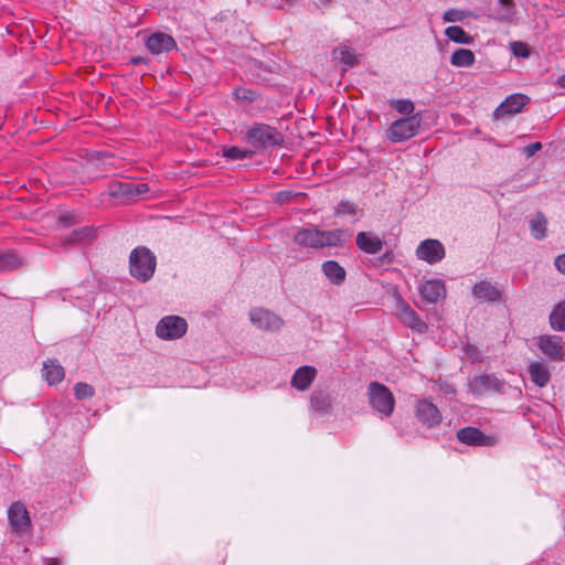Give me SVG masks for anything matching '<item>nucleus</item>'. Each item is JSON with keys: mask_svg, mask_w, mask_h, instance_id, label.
<instances>
[{"mask_svg": "<svg viewBox=\"0 0 565 565\" xmlns=\"http://www.w3.org/2000/svg\"><path fill=\"white\" fill-rule=\"evenodd\" d=\"M243 140L258 152L267 148L281 147L284 136L277 128L263 122H254L245 130Z\"/></svg>", "mask_w": 565, "mask_h": 565, "instance_id": "obj_1", "label": "nucleus"}, {"mask_svg": "<svg viewBox=\"0 0 565 565\" xmlns=\"http://www.w3.org/2000/svg\"><path fill=\"white\" fill-rule=\"evenodd\" d=\"M157 258L154 254L145 246L134 248L129 256L130 275L138 281L150 280L156 271Z\"/></svg>", "mask_w": 565, "mask_h": 565, "instance_id": "obj_2", "label": "nucleus"}, {"mask_svg": "<svg viewBox=\"0 0 565 565\" xmlns=\"http://www.w3.org/2000/svg\"><path fill=\"white\" fill-rule=\"evenodd\" d=\"M369 403L382 417H390L395 407V398L388 387L379 382H371L367 387Z\"/></svg>", "mask_w": 565, "mask_h": 565, "instance_id": "obj_3", "label": "nucleus"}, {"mask_svg": "<svg viewBox=\"0 0 565 565\" xmlns=\"http://www.w3.org/2000/svg\"><path fill=\"white\" fill-rule=\"evenodd\" d=\"M420 120L419 114H416L393 121L386 132L387 139L394 143L411 139L417 135Z\"/></svg>", "mask_w": 565, "mask_h": 565, "instance_id": "obj_4", "label": "nucleus"}, {"mask_svg": "<svg viewBox=\"0 0 565 565\" xmlns=\"http://www.w3.org/2000/svg\"><path fill=\"white\" fill-rule=\"evenodd\" d=\"M188 331V322L179 316L163 317L156 326V334L162 340H177Z\"/></svg>", "mask_w": 565, "mask_h": 565, "instance_id": "obj_5", "label": "nucleus"}, {"mask_svg": "<svg viewBox=\"0 0 565 565\" xmlns=\"http://www.w3.org/2000/svg\"><path fill=\"white\" fill-rule=\"evenodd\" d=\"M249 320L255 328L266 332H277L284 326L281 317L262 307L250 309Z\"/></svg>", "mask_w": 565, "mask_h": 565, "instance_id": "obj_6", "label": "nucleus"}, {"mask_svg": "<svg viewBox=\"0 0 565 565\" xmlns=\"http://www.w3.org/2000/svg\"><path fill=\"white\" fill-rule=\"evenodd\" d=\"M415 255L417 259L429 265H435L445 258L446 249L439 239L427 238L419 243L415 250Z\"/></svg>", "mask_w": 565, "mask_h": 565, "instance_id": "obj_7", "label": "nucleus"}, {"mask_svg": "<svg viewBox=\"0 0 565 565\" xmlns=\"http://www.w3.org/2000/svg\"><path fill=\"white\" fill-rule=\"evenodd\" d=\"M537 349L553 361H565V341L558 335H541L536 340Z\"/></svg>", "mask_w": 565, "mask_h": 565, "instance_id": "obj_8", "label": "nucleus"}, {"mask_svg": "<svg viewBox=\"0 0 565 565\" xmlns=\"http://www.w3.org/2000/svg\"><path fill=\"white\" fill-rule=\"evenodd\" d=\"M457 438L460 443L468 446L492 447L498 444L497 437L484 435L480 429L470 426L459 429Z\"/></svg>", "mask_w": 565, "mask_h": 565, "instance_id": "obj_9", "label": "nucleus"}, {"mask_svg": "<svg viewBox=\"0 0 565 565\" xmlns=\"http://www.w3.org/2000/svg\"><path fill=\"white\" fill-rule=\"evenodd\" d=\"M416 416L418 420L428 428L438 426L443 419L438 407L427 399H420L417 402Z\"/></svg>", "mask_w": 565, "mask_h": 565, "instance_id": "obj_10", "label": "nucleus"}, {"mask_svg": "<svg viewBox=\"0 0 565 565\" xmlns=\"http://www.w3.org/2000/svg\"><path fill=\"white\" fill-rule=\"evenodd\" d=\"M418 291L423 300L428 303H436L447 295L446 286L440 279H428L423 281L418 287Z\"/></svg>", "mask_w": 565, "mask_h": 565, "instance_id": "obj_11", "label": "nucleus"}, {"mask_svg": "<svg viewBox=\"0 0 565 565\" xmlns=\"http://www.w3.org/2000/svg\"><path fill=\"white\" fill-rule=\"evenodd\" d=\"M530 102V98L524 94H512L508 96L494 110L497 119L507 115L519 114L523 107Z\"/></svg>", "mask_w": 565, "mask_h": 565, "instance_id": "obj_12", "label": "nucleus"}, {"mask_svg": "<svg viewBox=\"0 0 565 565\" xmlns=\"http://www.w3.org/2000/svg\"><path fill=\"white\" fill-rule=\"evenodd\" d=\"M147 49L154 55L170 52L177 49L175 40L163 32H154L146 40Z\"/></svg>", "mask_w": 565, "mask_h": 565, "instance_id": "obj_13", "label": "nucleus"}, {"mask_svg": "<svg viewBox=\"0 0 565 565\" xmlns=\"http://www.w3.org/2000/svg\"><path fill=\"white\" fill-rule=\"evenodd\" d=\"M503 383L494 375L483 374L470 380L469 387L475 394H486L488 392H500Z\"/></svg>", "mask_w": 565, "mask_h": 565, "instance_id": "obj_14", "label": "nucleus"}, {"mask_svg": "<svg viewBox=\"0 0 565 565\" xmlns=\"http://www.w3.org/2000/svg\"><path fill=\"white\" fill-rule=\"evenodd\" d=\"M472 296L479 302H494L501 299V290L495 284L489 280H481L475 284Z\"/></svg>", "mask_w": 565, "mask_h": 565, "instance_id": "obj_15", "label": "nucleus"}, {"mask_svg": "<svg viewBox=\"0 0 565 565\" xmlns=\"http://www.w3.org/2000/svg\"><path fill=\"white\" fill-rule=\"evenodd\" d=\"M8 518L11 526L15 531H25L30 526V516L25 505L20 502H13L8 510Z\"/></svg>", "mask_w": 565, "mask_h": 565, "instance_id": "obj_16", "label": "nucleus"}, {"mask_svg": "<svg viewBox=\"0 0 565 565\" xmlns=\"http://www.w3.org/2000/svg\"><path fill=\"white\" fill-rule=\"evenodd\" d=\"M317 376V369L311 365H303L296 370L291 377V386L303 392L307 391Z\"/></svg>", "mask_w": 565, "mask_h": 565, "instance_id": "obj_17", "label": "nucleus"}, {"mask_svg": "<svg viewBox=\"0 0 565 565\" xmlns=\"http://www.w3.org/2000/svg\"><path fill=\"white\" fill-rule=\"evenodd\" d=\"M355 241L356 246L366 254H377L384 246V241L372 232L358 233Z\"/></svg>", "mask_w": 565, "mask_h": 565, "instance_id": "obj_18", "label": "nucleus"}, {"mask_svg": "<svg viewBox=\"0 0 565 565\" xmlns=\"http://www.w3.org/2000/svg\"><path fill=\"white\" fill-rule=\"evenodd\" d=\"M321 270L330 284L341 286L347 278L345 269L335 260H326L321 265Z\"/></svg>", "mask_w": 565, "mask_h": 565, "instance_id": "obj_19", "label": "nucleus"}, {"mask_svg": "<svg viewBox=\"0 0 565 565\" xmlns=\"http://www.w3.org/2000/svg\"><path fill=\"white\" fill-rule=\"evenodd\" d=\"M295 243L307 248H321L320 230L317 227L301 228L295 237Z\"/></svg>", "mask_w": 565, "mask_h": 565, "instance_id": "obj_20", "label": "nucleus"}, {"mask_svg": "<svg viewBox=\"0 0 565 565\" xmlns=\"http://www.w3.org/2000/svg\"><path fill=\"white\" fill-rule=\"evenodd\" d=\"M527 371H529L531 381L540 387L546 386L551 380V373H550L547 366L543 362H539V361L532 362L529 365Z\"/></svg>", "mask_w": 565, "mask_h": 565, "instance_id": "obj_21", "label": "nucleus"}, {"mask_svg": "<svg viewBox=\"0 0 565 565\" xmlns=\"http://www.w3.org/2000/svg\"><path fill=\"white\" fill-rule=\"evenodd\" d=\"M43 377L50 385L60 383L64 379V369L57 360H47L43 363Z\"/></svg>", "mask_w": 565, "mask_h": 565, "instance_id": "obj_22", "label": "nucleus"}, {"mask_svg": "<svg viewBox=\"0 0 565 565\" xmlns=\"http://www.w3.org/2000/svg\"><path fill=\"white\" fill-rule=\"evenodd\" d=\"M348 238V233L344 230H320V243L322 247H339L342 246Z\"/></svg>", "mask_w": 565, "mask_h": 565, "instance_id": "obj_23", "label": "nucleus"}, {"mask_svg": "<svg viewBox=\"0 0 565 565\" xmlns=\"http://www.w3.org/2000/svg\"><path fill=\"white\" fill-rule=\"evenodd\" d=\"M331 404V396L323 391H315L310 396V408L317 413H329Z\"/></svg>", "mask_w": 565, "mask_h": 565, "instance_id": "obj_24", "label": "nucleus"}, {"mask_svg": "<svg viewBox=\"0 0 565 565\" xmlns=\"http://www.w3.org/2000/svg\"><path fill=\"white\" fill-rule=\"evenodd\" d=\"M475 62L476 55L469 49H457L450 56V63L456 67H470Z\"/></svg>", "mask_w": 565, "mask_h": 565, "instance_id": "obj_25", "label": "nucleus"}, {"mask_svg": "<svg viewBox=\"0 0 565 565\" xmlns=\"http://www.w3.org/2000/svg\"><path fill=\"white\" fill-rule=\"evenodd\" d=\"M332 55L333 60L344 64V71L353 67L358 63V56L355 55L354 51L345 45H341L334 49Z\"/></svg>", "mask_w": 565, "mask_h": 565, "instance_id": "obj_26", "label": "nucleus"}, {"mask_svg": "<svg viewBox=\"0 0 565 565\" xmlns=\"http://www.w3.org/2000/svg\"><path fill=\"white\" fill-rule=\"evenodd\" d=\"M399 320L403 324L418 333H425L428 329L427 324L422 320V318L414 309L403 315Z\"/></svg>", "mask_w": 565, "mask_h": 565, "instance_id": "obj_27", "label": "nucleus"}, {"mask_svg": "<svg viewBox=\"0 0 565 565\" xmlns=\"http://www.w3.org/2000/svg\"><path fill=\"white\" fill-rule=\"evenodd\" d=\"M547 220L544 216L543 213H537L531 221H530V231L531 235L535 239H543L546 236L547 231Z\"/></svg>", "mask_w": 565, "mask_h": 565, "instance_id": "obj_28", "label": "nucleus"}, {"mask_svg": "<svg viewBox=\"0 0 565 565\" xmlns=\"http://www.w3.org/2000/svg\"><path fill=\"white\" fill-rule=\"evenodd\" d=\"M550 324L555 331H565V300L557 303L552 310Z\"/></svg>", "mask_w": 565, "mask_h": 565, "instance_id": "obj_29", "label": "nucleus"}, {"mask_svg": "<svg viewBox=\"0 0 565 565\" xmlns=\"http://www.w3.org/2000/svg\"><path fill=\"white\" fill-rule=\"evenodd\" d=\"M446 36L455 42L460 44H471L473 42L472 36L465 32L461 26L451 25L445 30Z\"/></svg>", "mask_w": 565, "mask_h": 565, "instance_id": "obj_30", "label": "nucleus"}, {"mask_svg": "<svg viewBox=\"0 0 565 565\" xmlns=\"http://www.w3.org/2000/svg\"><path fill=\"white\" fill-rule=\"evenodd\" d=\"M255 154V151L248 148H241V147H227L223 149V157L228 160H243V159H249Z\"/></svg>", "mask_w": 565, "mask_h": 565, "instance_id": "obj_31", "label": "nucleus"}, {"mask_svg": "<svg viewBox=\"0 0 565 565\" xmlns=\"http://www.w3.org/2000/svg\"><path fill=\"white\" fill-rule=\"evenodd\" d=\"M109 195L131 200V182H111L109 184Z\"/></svg>", "mask_w": 565, "mask_h": 565, "instance_id": "obj_32", "label": "nucleus"}, {"mask_svg": "<svg viewBox=\"0 0 565 565\" xmlns=\"http://www.w3.org/2000/svg\"><path fill=\"white\" fill-rule=\"evenodd\" d=\"M233 96L236 100L242 102L244 104H253L259 97L257 90L247 88L245 86L236 87L233 92Z\"/></svg>", "mask_w": 565, "mask_h": 565, "instance_id": "obj_33", "label": "nucleus"}, {"mask_svg": "<svg viewBox=\"0 0 565 565\" xmlns=\"http://www.w3.org/2000/svg\"><path fill=\"white\" fill-rule=\"evenodd\" d=\"M20 265L19 257L12 252H0V271L14 269Z\"/></svg>", "mask_w": 565, "mask_h": 565, "instance_id": "obj_34", "label": "nucleus"}, {"mask_svg": "<svg viewBox=\"0 0 565 565\" xmlns=\"http://www.w3.org/2000/svg\"><path fill=\"white\" fill-rule=\"evenodd\" d=\"M388 103L397 113L406 117L413 116L412 114L415 110V106L411 99H391Z\"/></svg>", "mask_w": 565, "mask_h": 565, "instance_id": "obj_35", "label": "nucleus"}, {"mask_svg": "<svg viewBox=\"0 0 565 565\" xmlns=\"http://www.w3.org/2000/svg\"><path fill=\"white\" fill-rule=\"evenodd\" d=\"M74 394L77 399H85L92 397L95 394V390L87 383L78 382L74 386Z\"/></svg>", "mask_w": 565, "mask_h": 565, "instance_id": "obj_36", "label": "nucleus"}, {"mask_svg": "<svg viewBox=\"0 0 565 565\" xmlns=\"http://www.w3.org/2000/svg\"><path fill=\"white\" fill-rule=\"evenodd\" d=\"M356 205L351 201H341L335 210V215H355Z\"/></svg>", "mask_w": 565, "mask_h": 565, "instance_id": "obj_37", "label": "nucleus"}, {"mask_svg": "<svg viewBox=\"0 0 565 565\" xmlns=\"http://www.w3.org/2000/svg\"><path fill=\"white\" fill-rule=\"evenodd\" d=\"M463 18L465 14L462 13V11L457 9H449L443 15L445 22H457L461 21Z\"/></svg>", "mask_w": 565, "mask_h": 565, "instance_id": "obj_38", "label": "nucleus"}, {"mask_svg": "<svg viewBox=\"0 0 565 565\" xmlns=\"http://www.w3.org/2000/svg\"><path fill=\"white\" fill-rule=\"evenodd\" d=\"M395 309L399 319L403 317V315L411 311L413 308L399 295H397L395 298Z\"/></svg>", "mask_w": 565, "mask_h": 565, "instance_id": "obj_39", "label": "nucleus"}, {"mask_svg": "<svg viewBox=\"0 0 565 565\" xmlns=\"http://www.w3.org/2000/svg\"><path fill=\"white\" fill-rule=\"evenodd\" d=\"M149 191L147 183H134L131 182V200L146 194Z\"/></svg>", "mask_w": 565, "mask_h": 565, "instance_id": "obj_40", "label": "nucleus"}, {"mask_svg": "<svg viewBox=\"0 0 565 565\" xmlns=\"http://www.w3.org/2000/svg\"><path fill=\"white\" fill-rule=\"evenodd\" d=\"M511 47H512L515 56H520V57L529 56V49H527L526 44H524L522 42H513L511 44Z\"/></svg>", "mask_w": 565, "mask_h": 565, "instance_id": "obj_41", "label": "nucleus"}, {"mask_svg": "<svg viewBox=\"0 0 565 565\" xmlns=\"http://www.w3.org/2000/svg\"><path fill=\"white\" fill-rule=\"evenodd\" d=\"M542 149L541 142H532L524 147L523 152L527 158L533 157L536 152H539Z\"/></svg>", "mask_w": 565, "mask_h": 565, "instance_id": "obj_42", "label": "nucleus"}, {"mask_svg": "<svg viewBox=\"0 0 565 565\" xmlns=\"http://www.w3.org/2000/svg\"><path fill=\"white\" fill-rule=\"evenodd\" d=\"M554 266L558 273L565 275V253L555 257Z\"/></svg>", "mask_w": 565, "mask_h": 565, "instance_id": "obj_43", "label": "nucleus"}, {"mask_svg": "<svg viewBox=\"0 0 565 565\" xmlns=\"http://www.w3.org/2000/svg\"><path fill=\"white\" fill-rule=\"evenodd\" d=\"M332 0H317L315 2L316 7L318 8H327L331 4Z\"/></svg>", "mask_w": 565, "mask_h": 565, "instance_id": "obj_44", "label": "nucleus"}, {"mask_svg": "<svg viewBox=\"0 0 565 565\" xmlns=\"http://www.w3.org/2000/svg\"><path fill=\"white\" fill-rule=\"evenodd\" d=\"M557 85L562 88H565V74L557 78Z\"/></svg>", "mask_w": 565, "mask_h": 565, "instance_id": "obj_45", "label": "nucleus"}, {"mask_svg": "<svg viewBox=\"0 0 565 565\" xmlns=\"http://www.w3.org/2000/svg\"><path fill=\"white\" fill-rule=\"evenodd\" d=\"M90 231L88 228L82 230L79 232H74L73 235L75 236L74 239H79V234L82 233H89Z\"/></svg>", "mask_w": 565, "mask_h": 565, "instance_id": "obj_46", "label": "nucleus"}, {"mask_svg": "<svg viewBox=\"0 0 565 565\" xmlns=\"http://www.w3.org/2000/svg\"><path fill=\"white\" fill-rule=\"evenodd\" d=\"M46 565H60V562L56 558H49L46 559Z\"/></svg>", "mask_w": 565, "mask_h": 565, "instance_id": "obj_47", "label": "nucleus"}, {"mask_svg": "<svg viewBox=\"0 0 565 565\" xmlns=\"http://www.w3.org/2000/svg\"><path fill=\"white\" fill-rule=\"evenodd\" d=\"M499 2H500L502 6H511V4H512V0H499Z\"/></svg>", "mask_w": 565, "mask_h": 565, "instance_id": "obj_48", "label": "nucleus"}, {"mask_svg": "<svg viewBox=\"0 0 565 565\" xmlns=\"http://www.w3.org/2000/svg\"><path fill=\"white\" fill-rule=\"evenodd\" d=\"M66 218H67V217L63 216V217H61V218H60V222H61V223H64V222L66 221Z\"/></svg>", "mask_w": 565, "mask_h": 565, "instance_id": "obj_49", "label": "nucleus"}]
</instances>
